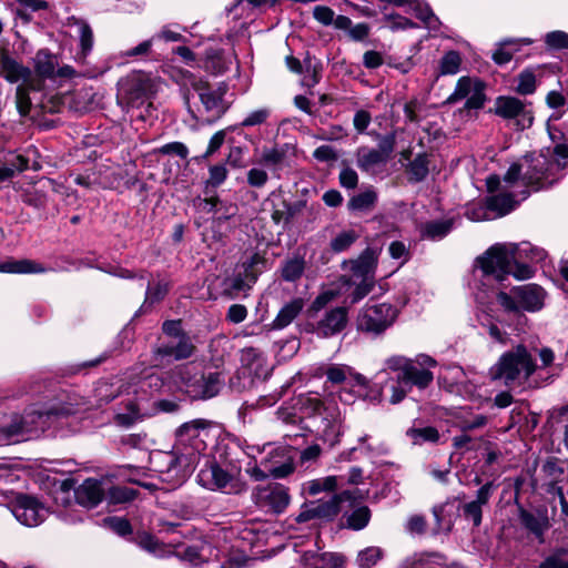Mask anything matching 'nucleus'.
Masks as SVG:
<instances>
[{"instance_id": "obj_34", "label": "nucleus", "mask_w": 568, "mask_h": 568, "mask_svg": "<svg viewBox=\"0 0 568 568\" xmlns=\"http://www.w3.org/2000/svg\"><path fill=\"white\" fill-rule=\"evenodd\" d=\"M385 153L376 149L362 146L356 152V164L366 173H376L386 164Z\"/></svg>"}, {"instance_id": "obj_59", "label": "nucleus", "mask_w": 568, "mask_h": 568, "mask_svg": "<svg viewBox=\"0 0 568 568\" xmlns=\"http://www.w3.org/2000/svg\"><path fill=\"white\" fill-rule=\"evenodd\" d=\"M475 85H476V82H474L470 78H468V77L460 78L457 81L453 93L447 98V102L456 103L464 99L467 100V98L474 90Z\"/></svg>"}, {"instance_id": "obj_29", "label": "nucleus", "mask_w": 568, "mask_h": 568, "mask_svg": "<svg viewBox=\"0 0 568 568\" xmlns=\"http://www.w3.org/2000/svg\"><path fill=\"white\" fill-rule=\"evenodd\" d=\"M207 427V422L204 419H194L182 424L176 429V437L179 443L183 446L180 448L182 452H199L204 447V442L200 439L201 433Z\"/></svg>"}, {"instance_id": "obj_40", "label": "nucleus", "mask_w": 568, "mask_h": 568, "mask_svg": "<svg viewBox=\"0 0 568 568\" xmlns=\"http://www.w3.org/2000/svg\"><path fill=\"white\" fill-rule=\"evenodd\" d=\"M308 568H343L344 557L335 552H306L304 556Z\"/></svg>"}, {"instance_id": "obj_39", "label": "nucleus", "mask_w": 568, "mask_h": 568, "mask_svg": "<svg viewBox=\"0 0 568 568\" xmlns=\"http://www.w3.org/2000/svg\"><path fill=\"white\" fill-rule=\"evenodd\" d=\"M29 166V160L16 152H9L4 155L3 160H0V181L12 178L16 173L27 170Z\"/></svg>"}, {"instance_id": "obj_41", "label": "nucleus", "mask_w": 568, "mask_h": 568, "mask_svg": "<svg viewBox=\"0 0 568 568\" xmlns=\"http://www.w3.org/2000/svg\"><path fill=\"white\" fill-rule=\"evenodd\" d=\"M532 40L529 38L508 39L499 43V47L493 53V60L499 65H504L513 59L514 53L518 50V44L529 45Z\"/></svg>"}, {"instance_id": "obj_25", "label": "nucleus", "mask_w": 568, "mask_h": 568, "mask_svg": "<svg viewBox=\"0 0 568 568\" xmlns=\"http://www.w3.org/2000/svg\"><path fill=\"white\" fill-rule=\"evenodd\" d=\"M518 519L523 528L535 537L538 544L545 542V535L551 527L546 508H537L528 510L523 507L519 508Z\"/></svg>"}, {"instance_id": "obj_3", "label": "nucleus", "mask_w": 568, "mask_h": 568, "mask_svg": "<svg viewBox=\"0 0 568 568\" xmlns=\"http://www.w3.org/2000/svg\"><path fill=\"white\" fill-rule=\"evenodd\" d=\"M567 166L568 145L565 143H557L554 148L528 154L525 156L524 184L532 191L552 186L565 176Z\"/></svg>"}, {"instance_id": "obj_55", "label": "nucleus", "mask_w": 568, "mask_h": 568, "mask_svg": "<svg viewBox=\"0 0 568 568\" xmlns=\"http://www.w3.org/2000/svg\"><path fill=\"white\" fill-rule=\"evenodd\" d=\"M31 89H34L32 81L20 83L16 89V104L17 110L21 116L29 115L31 110V100L29 97V91Z\"/></svg>"}, {"instance_id": "obj_62", "label": "nucleus", "mask_w": 568, "mask_h": 568, "mask_svg": "<svg viewBox=\"0 0 568 568\" xmlns=\"http://www.w3.org/2000/svg\"><path fill=\"white\" fill-rule=\"evenodd\" d=\"M103 523L106 527H109L112 531L121 537L131 536L132 527L128 519L123 517H105Z\"/></svg>"}, {"instance_id": "obj_58", "label": "nucleus", "mask_w": 568, "mask_h": 568, "mask_svg": "<svg viewBox=\"0 0 568 568\" xmlns=\"http://www.w3.org/2000/svg\"><path fill=\"white\" fill-rule=\"evenodd\" d=\"M272 110L268 106H263L250 111L243 120L237 124L240 128H254L260 126L267 122L271 116Z\"/></svg>"}, {"instance_id": "obj_19", "label": "nucleus", "mask_w": 568, "mask_h": 568, "mask_svg": "<svg viewBox=\"0 0 568 568\" xmlns=\"http://www.w3.org/2000/svg\"><path fill=\"white\" fill-rule=\"evenodd\" d=\"M265 268V257L254 253L235 267L234 274L226 280V284L236 292L248 290Z\"/></svg>"}, {"instance_id": "obj_28", "label": "nucleus", "mask_w": 568, "mask_h": 568, "mask_svg": "<svg viewBox=\"0 0 568 568\" xmlns=\"http://www.w3.org/2000/svg\"><path fill=\"white\" fill-rule=\"evenodd\" d=\"M379 254L381 248L367 247L357 258L344 262L343 265H349V270L352 272L349 276L351 278L375 281V271L377 267Z\"/></svg>"}, {"instance_id": "obj_10", "label": "nucleus", "mask_w": 568, "mask_h": 568, "mask_svg": "<svg viewBox=\"0 0 568 568\" xmlns=\"http://www.w3.org/2000/svg\"><path fill=\"white\" fill-rule=\"evenodd\" d=\"M397 316V308L389 303L366 304L357 314L356 329L375 338L383 335Z\"/></svg>"}, {"instance_id": "obj_6", "label": "nucleus", "mask_w": 568, "mask_h": 568, "mask_svg": "<svg viewBox=\"0 0 568 568\" xmlns=\"http://www.w3.org/2000/svg\"><path fill=\"white\" fill-rule=\"evenodd\" d=\"M409 365L406 356L392 355L384 361V366L378 372V375L387 371L397 373L396 377H389L386 384L390 392L388 402L393 405L399 404L414 386L418 389H425L434 381L433 375L424 371H417Z\"/></svg>"}, {"instance_id": "obj_9", "label": "nucleus", "mask_w": 568, "mask_h": 568, "mask_svg": "<svg viewBox=\"0 0 568 568\" xmlns=\"http://www.w3.org/2000/svg\"><path fill=\"white\" fill-rule=\"evenodd\" d=\"M175 389L184 392L192 399L214 397L221 386L217 373H204L202 366L195 363L176 366L172 372Z\"/></svg>"}, {"instance_id": "obj_42", "label": "nucleus", "mask_w": 568, "mask_h": 568, "mask_svg": "<svg viewBox=\"0 0 568 568\" xmlns=\"http://www.w3.org/2000/svg\"><path fill=\"white\" fill-rule=\"evenodd\" d=\"M33 61L36 72L40 77L48 79H53L55 77L58 59L48 49L39 50Z\"/></svg>"}, {"instance_id": "obj_27", "label": "nucleus", "mask_w": 568, "mask_h": 568, "mask_svg": "<svg viewBox=\"0 0 568 568\" xmlns=\"http://www.w3.org/2000/svg\"><path fill=\"white\" fill-rule=\"evenodd\" d=\"M268 1L270 0H236L227 10V14L234 20H243L227 32V38L233 39L240 31L245 30L248 23L254 19L256 10L264 7Z\"/></svg>"}, {"instance_id": "obj_4", "label": "nucleus", "mask_w": 568, "mask_h": 568, "mask_svg": "<svg viewBox=\"0 0 568 568\" xmlns=\"http://www.w3.org/2000/svg\"><path fill=\"white\" fill-rule=\"evenodd\" d=\"M315 376L326 377V384L339 387L338 397L344 404H353L358 398L381 402L382 392L371 395V382L346 364H323L316 368Z\"/></svg>"}, {"instance_id": "obj_15", "label": "nucleus", "mask_w": 568, "mask_h": 568, "mask_svg": "<svg viewBox=\"0 0 568 568\" xmlns=\"http://www.w3.org/2000/svg\"><path fill=\"white\" fill-rule=\"evenodd\" d=\"M191 85L199 94L204 110L209 113V119H217L226 112L230 102L225 100L229 89L225 83L211 85L207 82L191 77Z\"/></svg>"}, {"instance_id": "obj_33", "label": "nucleus", "mask_w": 568, "mask_h": 568, "mask_svg": "<svg viewBox=\"0 0 568 568\" xmlns=\"http://www.w3.org/2000/svg\"><path fill=\"white\" fill-rule=\"evenodd\" d=\"M521 197L516 200L514 192H500L498 194L488 196L489 206L493 210L494 217H501L516 209L520 201H524L529 195L527 190L520 191Z\"/></svg>"}, {"instance_id": "obj_46", "label": "nucleus", "mask_w": 568, "mask_h": 568, "mask_svg": "<svg viewBox=\"0 0 568 568\" xmlns=\"http://www.w3.org/2000/svg\"><path fill=\"white\" fill-rule=\"evenodd\" d=\"M305 271V261L302 256L294 255L286 258L281 266V276L285 282H296Z\"/></svg>"}, {"instance_id": "obj_31", "label": "nucleus", "mask_w": 568, "mask_h": 568, "mask_svg": "<svg viewBox=\"0 0 568 568\" xmlns=\"http://www.w3.org/2000/svg\"><path fill=\"white\" fill-rule=\"evenodd\" d=\"M154 81L149 74L138 72L128 79L124 92L129 103L134 105L149 99L154 93Z\"/></svg>"}, {"instance_id": "obj_53", "label": "nucleus", "mask_w": 568, "mask_h": 568, "mask_svg": "<svg viewBox=\"0 0 568 568\" xmlns=\"http://www.w3.org/2000/svg\"><path fill=\"white\" fill-rule=\"evenodd\" d=\"M135 497V491L126 486H113L110 480H108V488L105 491L104 498L109 504H124L133 500Z\"/></svg>"}, {"instance_id": "obj_30", "label": "nucleus", "mask_w": 568, "mask_h": 568, "mask_svg": "<svg viewBox=\"0 0 568 568\" xmlns=\"http://www.w3.org/2000/svg\"><path fill=\"white\" fill-rule=\"evenodd\" d=\"M108 479H85L75 490L74 497L85 508L95 507L105 496Z\"/></svg>"}, {"instance_id": "obj_52", "label": "nucleus", "mask_w": 568, "mask_h": 568, "mask_svg": "<svg viewBox=\"0 0 568 568\" xmlns=\"http://www.w3.org/2000/svg\"><path fill=\"white\" fill-rule=\"evenodd\" d=\"M377 201V194L374 189L369 187L356 195L348 202L351 211L364 212L372 209Z\"/></svg>"}, {"instance_id": "obj_14", "label": "nucleus", "mask_w": 568, "mask_h": 568, "mask_svg": "<svg viewBox=\"0 0 568 568\" xmlns=\"http://www.w3.org/2000/svg\"><path fill=\"white\" fill-rule=\"evenodd\" d=\"M253 504L265 514H282L290 505L288 489L278 483L257 485L251 493Z\"/></svg>"}, {"instance_id": "obj_43", "label": "nucleus", "mask_w": 568, "mask_h": 568, "mask_svg": "<svg viewBox=\"0 0 568 568\" xmlns=\"http://www.w3.org/2000/svg\"><path fill=\"white\" fill-rule=\"evenodd\" d=\"M341 282L343 286H346L347 290L352 288L349 293V297L352 300V303H357L362 301L365 296H367L372 290L374 288L375 281L374 280H356L347 277L346 275H343L341 277Z\"/></svg>"}, {"instance_id": "obj_32", "label": "nucleus", "mask_w": 568, "mask_h": 568, "mask_svg": "<svg viewBox=\"0 0 568 568\" xmlns=\"http://www.w3.org/2000/svg\"><path fill=\"white\" fill-rule=\"evenodd\" d=\"M0 77L10 83H27L31 81V70L7 53L0 55Z\"/></svg>"}, {"instance_id": "obj_1", "label": "nucleus", "mask_w": 568, "mask_h": 568, "mask_svg": "<svg viewBox=\"0 0 568 568\" xmlns=\"http://www.w3.org/2000/svg\"><path fill=\"white\" fill-rule=\"evenodd\" d=\"M547 252L530 242L496 243L477 256L470 288L477 303L488 305L511 275L525 281L534 277L535 264L542 262Z\"/></svg>"}, {"instance_id": "obj_51", "label": "nucleus", "mask_w": 568, "mask_h": 568, "mask_svg": "<svg viewBox=\"0 0 568 568\" xmlns=\"http://www.w3.org/2000/svg\"><path fill=\"white\" fill-rule=\"evenodd\" d=\"M359 237V234L353 230H343L338 232L329 242V247L334 253L347 251Z\"/></svg>"}, {"instance_id": "obj_54", "label": "nucleus", "mask_w": 568, "mask_h": 568, "mask_svg": "<svg viewBox=\"0 0 568 568\" xmlns=\"http://www.w3.org/2000/svg\"><path fill=\"white\" fill-rule=\"evenodd\" d=\"M465 215L473 222L494 220L493 210L489 206L488 197L485 202L470 204L466 207Z\"/></svg>"}, {"instance_id": "obj_21", "label": "nucleus", "mask_w": 568, "mask_h": 568, "mask_svg": "<svg viewBox=\"0 0 568 568\" xmlns=\"http://www.w3.org/2000/svg\"><path fill=\"white\" fill-rule=\"evenodd\" d=\"M345 497L349 498L348 495L346 496V493L334 494L326 500L321 499L318 501L305 505L301 513L296 516L295 520L297 523H306L315 518L332 519L339 513L341 504Z\"/></svg>"}, {"instance_id": "obj_16", "label": "nucleus", "mask_w": 568, "mask_h": 568, "mask_svg": "<svg viewBox=\"0 0 568 568\" xmlns=\"http://www.w3.org/2000/svg\"><path fill=\"white\" fill-rule=\"evenodd\" d=\"M257 453L263 455V464L274 478H284L294 470V458L296 452L288 446H273L267 444L262 450L256 448Z\"/></svg>"}, {"instance_id": "obj_48", "label": "nucleus", "mask_w": 568, "mask_h": 568, "mask_svg": "<svg viewBox=\"0 0 568 568\" xmlns=\"http://www.w3.org/2000/svg\"><path fill=\"white\" fill-rule=\"evenodd\" d=\"M134 544L146 552L161 557L164 554L163 545L146 531L136 532L133 537Z\"/></svg>"}, {"instance_id": "obj_23", "label": "nucleus", "mask_w": 568, "mask_h": 568, "mask_svg": "<svg viewBox=\"0 0 568 568\" xmlns=\"http://www.w3.org/2000/svg\"><path fill=\"white\" fill-rule=\"evenodd\" d=\"M194 352V345L187 335H181L180 337L169 339L162 343L153 352L152 363L158 366L163 363L164 359H184L189 358Z\"/></svg>"}, {"instance_id": "obj_64", "label": "nucleus", "mask_w": 568, "mask_h": 568, "mask_svg": "<svg viewBox=\"0 0 568 568\" xmlns=\"http://www.w3.org/2000/svg\"><path fill=\"white\" fill-rule=\"evenodd\" d=\"M545 43L549 49L560 50L568 49V33L561 30H556L546 33Z\"/></svg>"}, {"instance_id": "obj_8", "label": "nucleus", "mask_w": 568, "mask_h": 568, "mask_svg": "<svg viewBox=\"0 0 568 568\" xmlns=\"http://www.w3.org/2000/svg\"><path fill=\"white\" fill-rule=\"evenodd\" d=\"M536 368L535 359L527 347L517 345L500 355L498 361L489 368L488 375L491 381L500 382L513 388L526 383Z\"/></svg>"}, {"instance_id": "obj_24", "label": "nucleus", "mask_w": 568, "mask_h": 568, "mask_svg": "<svg viewBox=\"0 0 568 568\" xmlns=\"http://www.w3.org/2000/svg\"><path fill=\"white\" fill-rule=\"evenodd\" d=\"M124 392L125 394L116 405L114 422L119 426L130 427L143 417V397L133 395L128 387Z\"/></svg>"}, {"instance_id": "obj_57", "label": "nucleus", "mask_w": 568, "mask_h": 568, "mask_svg": "<svg viewBox=\"0 0 568 568\" xmlns=\"http://www.w3.org/2000/svg\"><path fill=\"white\" fill-rule=\"evenodd\" d=\"M17 2L19 3L17 16L24 22L31 21L33 12L48 8V2L44 0H17Z\"/></svg>"}, {"instance_id": "obj_20", "label": "nucleus", "mask_w": 568, "mask_h": 568, "mask_svg": "<svg viewBox=\"0 0 568 568\" xmlns=\"http://www.w3.org/2000/svg\"><path fill=\"white\" fill-rule=\"evenodd\" d=\"M265 268V257L254 253L235 267L234 274L226 280V284L236 292L248 290Z\"/></svg>"}, {"instance_id": "obj_35", "label": "nucleus", "mask_w": 568, "mask_h": 568, "mask_svg": "<svg viewBox=\"0 0 568 568\" xmlns=\"http://www.w3.org/2000/svg\"><path fill=\"white\" fill-rule=\"evenodd\" d=\"M49 268L42 264L28 260V258H9L0 263V272L10 274H42L48 272Z\"/></svg>"}, {"instance_id": "obj_37", "label": "nucleus", "mask_w": 568, "mask_h": 568, "mask_svg": "<svg viewBox=\"0 0 568 568\" xmlns=\"http://www.w3.org/2000/svg\"><path fill=\"white\" fill-rule=\"evenodd\" d=\"M286 152L282 146H265L257 161L258 164L267 168L273 175L280 178V171L284 166Z\"/></svg>"}, {"instance_id": "obj_11", "label": "nucleus", "mask_w": 568, "mask_h": 568, "mask_svg": "<svg viewBox=\"0 0 568 568\" xmlns=\"http://www.w3.org/2000/svg\"><path fill=\"white\" fill-rule=\"evenodd\" d=\"M546 292L537 284H525L511 288L510 294L499 292L495 297L506 312H538L544 307Z\"/></svg>"}, {"instance_id": "obj_36", "label": "nucleus", "mask_w": 568, "mask_h": 568, "mask_svg": "<svg viewBox=\"0 0 568 568\" xmlns=\"http://www.w3.org/2000/svg\"><path fill=\"white\" fill-rule=\"evenodd\" d=\"M455 223L454 217L426 222L420 226V235L426 240L440 241L452 232Z\"/></svg>"}, {"instance_id": "obj_13", "label": "nucleus", "mask_w": 568, "mask_h": 568, "mask_svg": "<svg viewBox=\"0 0 568 568\" xmlns=\"http://www.w3.org/2000/svg\"><path fill=\"white\" fill-rule=\"evenodd\" d=\"M205 458V465L197 474V481L210 490H221L226 494H239L244 489V484L237 478L239 468L225 469L215 460Z\"/></svg>"}, {"instance_id": "obj_61", "label": "nucleus", "mask_w": 568, "mask_h": 568, "mask_svg": "<svg viewBox=\"0 0 568 568\" xmlns=\"http://www.w3.org/2000/svg\"><path fill=\"white\" fill-rule=\"evenodd\" d=\"M184 28H181L179 24H168L164 26L159 32L152 36L154 43L159 41L164 42H181L184 41V37L181 31Z\"/></svg>"}, {"instance_id": "obj_50", "label": "nucleus", "mask_w": 568, "mask_h": 568, "mask_svg": "<svg viewBox=\"0 0 568 568\" xmlns=\"http://www.w3.org/2000/svg\"><path fill=\"white\" fill-rule=\"evenodd\" d=\"M407 437L414 445H423L425 443H437L439 439L438 430L433 426L412 427L406 432Z\"/></svg>"}, {"instance_id": "obj_22", "label": "nucleus", "mask_w": 568, "mask_h": 568, "mask_svg": "<svg viewBox=\"0 0 568 568\" xmlns=\"http://www.w3.org/2000/svg\"><path fill=\"white\" fill-rule=\"evenodd\" d=\"M240 362L243 374L250 375L252 381H265L273 369L264 352L256 347H244Z\"/></svg>"}, {"instance_id": "obj_60", "label": "nucleus", "mask_w": 568, "mask_h": 568, "mask_svg": "<svg viewBox=\"0 0 568 568\" xmlns=\"http://www.w3.org/2000/svg\"><path fill=\"white\" fill-rule=\"evenodd\" d=\"M77 33L80 40L81 53L85 57L93 47V33L91 27L85 21L75 22Z\"/></svg>"}, {"instance_id": "obj_63", "label": "nucleus", "mask_w": 568, "mask_h": 568, "mask_svg": "<svg viewBox=\"0 0 568 568\" xmlns=\"http://www.w3.org/2000/svg\"><path fill=\"white\" fill-rule=\"evenodd\" d=\"M382 557V550L378 547H367L358 552L357 564L362 568L373 567Z\"/></svg>"}, {"instance_id": "obj_47", "label": "nucleus", "mask_w": 568, "mask_h": 568, "mask_svg": "<svg viewBox=\"0 0 568 568\" xmlns=\"http://www.w3.org/2000/svg\"><path fill=\"white\" fill-rule=\"evenodd\" d=\"M429 172V162L426 153L417 154L407 165L408 179L412 182H422Z\"/></svg>"}, {"instance_id": "obj_49", "label": "nucleus", "mask_w": 568, "mask_h": 568, "mask_svg": "<svg viewBox=\"0 0 568 568\" xmlns=\"http://www.w3.org/2000/svg\"><path fill=\"white\" fill-rule=\"evenodd\" d=\"M462 55L458 51L450 50L444 53L438 63L439 75L457 74L462 65Z\"/></svg>"}, {"instance_id": "obj_12", "label": "nucleus", "mask_w": 568, "mask_h": 568, "mask_svg": "<svg viewBox=\"0 0 568 568\" xmlns=\"http://www.w3.org/2000/svg\"><path fill=\"white\" fill-rule=\"evenodd\" d=\"M128 378L131 381L128 388L133 395L143 397V402L155 393L175 390L174 378L169 379L166 373L153 367L136 366L131 369Z\"/></svg>"}, {"instance_id": "obj_26", "label": "nucleus", "mask_w": 568, "mask_h": 568, "mask_svg": "<svg viewBox=\"0 0 568 568\" xmlns=\"http://www.w3.org/2000/svg\"><path fill=\"white\" fill-rule=\"evenodd\" d=\"M348 313L345 307H334L314 324L312 332L321 338H329L339 334L347 324Z\"/></svg>"}, {"instance_id": "obj_56", "label": "nucleus", "mask_w": 568, "mask_h": 568, "mask_svg": "<svg viewBox=\"0 0 568 568\" xmlns=\"http://www.w3.org/2000/svg\"><path fill=\"white\" fill-rule=\"evenodd\" d=\"M338 478L336 476H327L305 483L304 490L315 496L322 491H333L337 487Z\"/></svg>"}, {"instance_id": "obj_17", "label": "nucleus", "mask_w": 568, "mask_h": 568, "mask_svg": "<svg viewBox=\"0 0 568 568\" xmlns=\"http://www.w3.org/2000/svg\"><path fill=\"white\" fill-rule=\"evenodd\" d=\"M494 113L505 120L515 121L517 130L530 128L534 121L529 104L509 95H500L495 100Z\"/></svg>"}, {"instance_id": "obj_38", "label": "nucleus", "mask_w": 568, "mask_h": 568, "mask_svg": "<svg viewBox=\"0 0 568 568\" xmlns=\"http://www.w3.org/2000/svg\"><path fill=\"white\" fill-rule=\"evenodd\" d=\"M303 308L304 301L300 297L293 298L288 303L284 304L272 322V328L283 329L287 327L300 315Z\"/></svg>"}, {"instance_id": "obj_45", "label": "nucleus", "mask_w": 568, "mask_h": 568, "mask_svg": "<svg viewBox=\"0 0 568 568\" xmlns=\"http://www.w3.org/2000/svg\"><path fill=\"white\" fill-rule=\"evenodd\" d=\"M408 6L415 17L422 20L427 29L436 31L439 28V19L434 14L430 7L426 2L419 0H410Z\"/></svg>"}, {"instance_id": "obj_2", "label": "nucleus", "mask_w": 568, "mask_h": 568, "mask_svg": "<svg viewBox=\"0 0 568 568\" xmlns=\"http://www.w3.org/2000/svg\"><path fill=\"white\" fill-rule=\"evenodd\" d=\"M78 405L71 403L51 404L45 408L30 407L22 415H14L10 423L1 427L2 442L18 443L54 426L79 413Z\"/></svg>"}, {"instance_id": "obj_5", "label": "nucleus", "mask_w": 568, "mask_h": 568, "mask_svg": "<svg viewBox=\"0 0 568 568\" xmlns=\"http://www.w3.org/2000/svg\"><path fill=\"white\" fill-rule=\"evenodd\" d=\"M304 415L316 434L331 446L338 443L344 432V416L334 400L316 396L301 399Z\"/></svg>"}, {"instance_id": "obj_18", "label": "nucleus", "mask_w": 568, "mask_h": 568, "mask_svg": "<svg viewBox=\"0 0 568 568\" xmlns=\"http://www.w3.org/2000/svg\"><path fill=\"white\" fill-rule=\"evenodd\" d=\"M11 513L20 524L37 527L47 519L49 510L38 498L19 494L11 503Z\"/></svg>"}, {"instance_id": "obj_44", "label": "nucleus", "mask_w": 568, "mask_h": 568, "mask_svg": "<svg viewBox=\"0 0 568 568\" xmlns=\"http://www.w3.org/2000/svg\"><path fill=\"white\" fill-rule=\"evenodd\" d=\"M541 473L549 480L548 481V491H554L557 494L558 486L557 483L562 480L565 474L564 463L555 457H549L544 463L541 467Z\"/></svg>"}, {"instance_id": "obj_7", "label": "nucleus", "mask_w": 568, "mask_h": 568, "mask_svg": "<svg viewBox=\"0 0 568 568\" xmlns=\"http://www.w3.org/2000/svg\"><path fill=\"white\" fill-rule=\"evenodd\" d=\"M200 460L199 452H182L179 447L172 452L156 450L150 455L151 468L172 488L181 486L194 471Z\"/></svg>"}]
</instances>
